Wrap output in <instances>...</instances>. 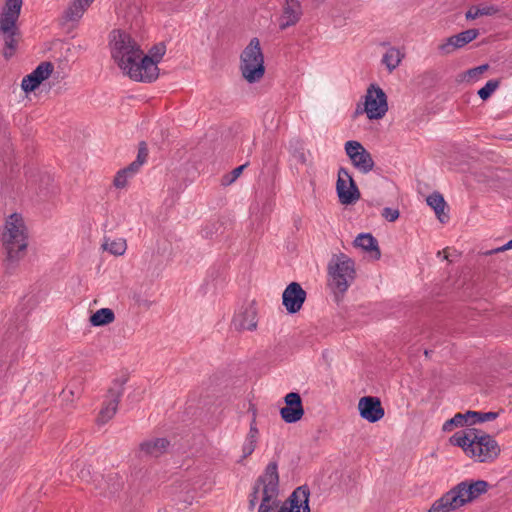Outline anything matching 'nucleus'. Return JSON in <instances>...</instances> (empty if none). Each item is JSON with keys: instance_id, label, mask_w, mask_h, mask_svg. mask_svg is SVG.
<instances>
[{"instance_id": "9d476101", "label": "nucleus", "mask_w": 512, "mask_h": 512, "mask_svg": "<svg viewBox=\"0 0 512 512\" xmlns=\"http://www.w3.org/2000/svg\"><path fill=\"white\" fill-rule=\"evenodd\" d=\"M344 149L356 170L363 174H368L374 169L375 162L371 153L359 141H347L344 145Z\"/></svg>"}, {"instance_id": "473e14b6", "label": "nucleus", "mask_w": 512, "mask_h": 512, "mask_svg": "<svg viewBox=\"0 0 512 512\" xmlns=\"http://www.w3.org/2000/svg\"><path fill=\"white\" fill-rule=\"evenodd\" d=\"M465 425H469L468 416H466V413H457L443 424L442 430L450 432L454 427H463Z\"/></svg>"}, {"instance_id": "f257e3e1", "label": "nucleus", "mask_w": 512, "mask_h": 512, "mask_svg": "<svg viewBox=\"0 0 512 512\" xmlns=\"http://www.w3.org/2000/svg\"><path fill=\"white\" fill-rule=\"evenodd\" d=\"M309 496L308 487L300 486L282 502L278 465L270 462L251 486L247 494V508L256 512H310Z\"/></svg>"}, {"instance_id": "4be33fe9", "label": "nucleus", "mask_w": 512, "mask_h": 512, "mask_svg": "<svg viewBox=\"0 0 512 512\" xmlns=\"http://www.w3.org/2000/svg\"><path fill=\"white\" fill-rule=\"evenodd\" d=\"M256 416H257V414L254 411L252 420L250 422L248 434H247V436L242 444V447H241L242 454H241L240 459L238 460V463H243V461L246 458H248L250 455L253 454V452L255 451V449L257 447V443H258V439H259V429L257 426Z\"/></svg>"}, {"instance_id": "20e7f679", "label": "nucleus", "mask_w": 512, "mask_h": 512, "mask_svg": "<svg viewBox=\"0 0 512 512\" xmlns=\"http://www.w3.org/2000/svg\"><path fill=\"white\" fill-rule=\"evenodd\" d=\"M488 488L485 480L462 481L435 500L428 512L456 511L485 494Z\"/></svg>"}, {"instance_id": "6e6552de", "label": "nucleus", "mask_w": 512, "mask_h": 512, "mask_svg": "<svg viewBox=\"0 0 512 512\" xmlns=\"http://www.w3.org/2000/svg\"><path fill=\"white\" fill-rule=\"evenodd\" d=\"M239 71L249 84L258 83L263 79L265 75L264 53L257 37L252 38L241 52Z\"/></svg>"}, {"instance_id": "2eb2a0df", "label": "nucleus", "mask_w": 512, "mask_h": 512, "mask_svg": "<svg viewBox=\"0 0 512 512\" xmlns=\"http://www.w3.org/2000/svg\"><path fill=\"white\" fill-rule=\"evenodd\" d=\"M479 36L478 29H468L444 39L437 47L441 55H450L463 48Z\"/></svg>"}, {"instance_id": "cd10ccee", "label": "nucleus", "mask_w": 512, "mask_h": 512, "mask_svg": "<svg viewBox=\"0 0 512 512\" xmlns=\"http://www.w3.org/2000/svg\"><path fill=\"white\" fill-rule=\"evenodd\" d=\"M102 248L112 255L121 256L126 252L127 243L123 238H110L106 237L102 244Z\"/></svg>"}, {"instance_id": "f03ea898", "label": "nucleus", "mask_w": 512, "mask_h": 512, "mask_svg": "<svg viewBox=\"0 0 512 512\" xmlns=\"http://www.w3.org/2000/svg\"><path fill=\"white\" fill-rule=\"evenodd\" d=\"M449 443L460 447L468 458L477 463H492L499 458L502 451L491 434L477 428L456 432L449 438Z\"/></svg>"}, {"instance_id": "7ed1b4c3", "label": "nucleus", "mask_w": 512, "mask_h": 512, "mask_svg": "<svg viewBox=\"0 0 512 512\" xmlns=\"http://www.w3.org/2000/svg\"><path fill=\"white\" fill-rule=\"evenodd\" d=\"M110 53L122 73L136 82H143L142 50L130 34L113 30L109 39Z\"/></svg>"}, {"instance_id": "5701e85b", "label": "nucleus", "mask_w": 512, "mask_h": 512, "mask_svg": "<svg viewBox=\"0 0 512 512\" xmlns=\"http://www.w3.org/2000/svg\"><path fill=\"white\" fill-rule=\"evenodd\" d=\"M116 12L125 21L132 22L140 16L141 7L135 0H121L116 7Z\"/></svg>"}, {"instance_id": "1a4fd4ad", "label": "nucleus", "mask_w": 512, "mask_h": 512, "mask_svg": "<svg viewBox=\"0 0 512 512\" xmlns=\"http://www.w3.org/2000/svg\"><path fill=\"white\" fill-rule=\"evenodd\" d=\"M388 108L384 90L376 84H371L366 90L363 105H357L355 116L365 113L369 120H380L386 115Z\"/></svg>"}, {"instance_id": "4468645a", "label": "nucleus", "mask_w": 512, "mask_h": 512, "mask_svg": "<svg viewBox=\"0 0 512 512\" xmlns=\"http://www.w3.org/2000/svg\"><path fill=\"white\" fill-rule=\"evenodd\" d=\"M284 403V407L280 409L281 419L287 424L299 422L305 414L300 394L297 392L286 394Z\"/></svg>"}, {"instance_id": "412c9836", "label": "nucleus", "mask_w": 512, "mask_h": 512, "mask_svg": "<svg viewBox=\"0 0 512 512\" xmlns=\"http://www.w3.org/2000/svg\"><path fill=\"white\" fill-rule=\"evenodd\" d=\"M302 14L301 5L297 0H286L283 13L279 19V28L285 30L286 28L295 25Z\"/></svg>"}, {"instance_id": "0eeeda50", "label": "nucleus", "mask_w": 512, "mask_h": 512, "mask_svg": "<svg viewBox=\"0 0 512 512\" xmlns=\"http://www.w3.org/2000/svg\"><path fill=\"white\" fill-rule=\"evenodd\" d=\"M328 286L335 295L343 296L356 277L355 262L346 254H334L327 267Z\"/></svg>"}, {"instance_id": "c85d7f7f", "label": "nucleus", "mask_w": 512, "mask_h": 512, "mask_svg": "<svg viewBox=\"0 0 512 512\" xmlns=\"http://www.w3.org/2000/svg\"><path fill=\"white\" fill-rule=\"evenodd\" d=\"M403 58H404V53H402L398 48L391 47L383 55L382 62L385 64L387 69L391 72V71L395 70L400 65Z\"/></svg>"}, {"instance_id": "a19ab883", "label": "nucleus", "mask_w": 512, "mask_h": 512, "mask_svg": "<svg viewBox=\"0 0 512 512\" xmlns=\"http://www.w3.org/2000/svg\"><path fill=\"white\" fill-rule=\"evenodd\" d=\"M245 167H246V164L241 165V166L235 168L233 170V172H232L233 173V179H236L237 177H239Z\"/></svg>"}, {"instance_id": "ddd939ff", "label": "nucleus", "mask_w": 512, "mask_h": 512, "mask_svg": "<svg viewBox=\"0 0 512 512\" xmlns=\"http://www.w3.org/2000/svg\"><path fill=\"white\" fill-rule=\"evenodd\" d=\"M165 54V46L158 45L154 46L149 50L148 54H144L142 52V74H143V82L151 83L158 79L159 77V68L158 63L161 61Z\"/></svg>"}, {"instance_id": "ea45409f", "label": "nucleus", "mask_w": 512, "mask_h": 512, "mask_svg": "<svg viewBox=\"0 0 512 512\" xmlns=\"http://www.w3.org/2000/svg\"><path fill=\"white\" fill-rule=\"evenodd\" d=\"M508 249H512V239L509 240L505 245H503V246H501L499 248L490 250V251L486 252L485 254L486 255H491L493 253L503 252V251L508 250Z\"/></svg>"}, {"instance_id": "f8f14e48", "label": "nucleus", "mask_w": 512, "mask_h": 512, "mask_svg": "<svg viewBox=\"0 0 512 512\" xmlns=\"http://www.w3.org/2000/svg\"><path fill=\"white\" fill-rule=\"evenodd\" d=\"M336 191L339 201L343 205L355 203L360 198V192L352 176L345 168L338 170V179L336 182Z\"/></svg>"}, {"instance_id": "a211bd4d", "label": "nucleus", "mask_w": 512, "mask_h": 512, "mask_svg": "<svg viewBox=\"0 0 512 512\" xmlns=\"http://www.w3.org/2000/svg\"><path fill=\"white\" fill-rule=\"evenodd\" d=\"M306 291L297 282H291L282 294V304L290 314L299 312L306 300Z\"/></svg>"}, {"instance_id": "2f4dec72", "label": "nucleus", "mask_w": 512, "mask_h": 512, "mask_svg": "<svg viewBox=\"0 0 512 512\" xmlns=\"http://www.w3.org/2000/svg\"><path fill=\"white\" fill-rule=\"evenodd\" d=\"M466 416L469 419V425H474L477 423H484L493 421L498 417L497 412H478V411H467Z\"/></svg>"}, {"instance_id": "9b49d317", "label": "nucleus", "mask_w": 512, "mask_h": 512, "mask_svg": "<svg viewBox=\"0 0 512 512\" xmlns=\"http://www.w3.org/2000/svg\"><path fill=\"white\" fill-rule=\"evenodd\" d=\"M124 384V379H117L109 388L106 398L100 409L99 415L97 417V423L99 425L106 424L115 416L118 410L120 399L124 392Z\"/></svg>"}, {"instance_id": "6ab92c4d", "label": "nucleus", "mask_w": 512, "mask_h": 512, "mask_svg": "<svg viewBox=\"0 0 512 512\" xmlns=\"http://www.w3.org/2000/svg\"><path fill=\"white\" fill-rule=\"evenodd\" d=\"M358 411L361 418L370 423L378 422L385 415L380 399L374 396H365L360 398L358 402Z\"/></svg>"}, {"instance_id": "aec40b11", "label": "nucleus", "mask_w": 512, "mask_h": 512, "mask_svg": "<svg viewBox=\"0 0 512 512\" xmlns=\"http://www.w3.org/2000/svg\"><path fill=\"white\" fill-rule=\"evenodd\" d=\"M169 445L166 438L147 439L139 445V457L158 458L167 451Z\"/></svg>"}, {"instance_id": "f704fd0d", "label": "nucleus", "mask_w": 512, "mask_h": 512, "mask_svg": "<svg viewBox=\"0 0 512 512\" xmlns=\"http://www.w3.org/2000/svg\"><path fill=\"white\" fill-rule=\"evenodd\" d=\"M147 157H148L147 146H146L145 142H141L139 144L137 158L130 165H133V167L139 172L141 166L147 161Z\"/></svg>"}, {"instance_id": "4c0bfd02", "label": "nucleus", "mask_w": 512, "mask_h": 512, "mask_svg": "<svg viewBox=\"0 0 512 512\" xmlns=\"http://www.w3.org/2000/svg\"><path fill=\"white\" fill-rule=\"evenodd\" d=\"M399 215H400V213H399L398 209H394V208H390V207H386L382 211V216L389 222L396 221L399 218Z\"/></svg>"}, {"instance_id": "72a5a7b5", "label": "nucleus", "mask_w": 512, "mask_h": 512, "mask_svg": "<svg viewBox=\"0 0 512 512\" xmlns=\"http://www.w3.org/2000/svg\"><path fill=\"white\" fill-rule=\"evenodd\" d=\"M499 85V80H489L481 89L478 90V96L482 100H487L497 90Z\"/></svg>"}, {"instance_id": "58836bf2", "label": "nucleus", "mask_w": 512, "mask_h": 512, "mask_svg": "<svg viewBox=\"0 0 512 512\" xmlns=\"http://www.w3.org/2000/svg\"><path fill=\"white\" fill-rule=\"evenodd\" d=\"M293 156L297 159L298 162H300L301 164H304V165H308L310 164V162L308 161V158H307V155H306V152L304 151L303 148H300V149H297L293 152Z\"/></svg>"}, {"instance_id": "39448f33", "label": "nucleus", "mask_w": 512, "mask_h": 512, "mask_svg": "<svg viewBox=\"0 0 512 512\" xmlns=\"http://www.w3.org/2000/svg\"><path fill=\"white\" fill-rule=\"evenodd\" d=\"M28 237V228L22 214L12 213L6 217L0 233V242L10 264H17L25 256Z\"/></svg>"}, {"instance_id": "c9c22d12", "label": "nucleus", "mask_w": 512, "mask_h": 512, "mask_svg": "<svg viewBox=\"0 0 512 512\" xmlns=\"http://www.w3.org/2000/svg\"><path fill=\"white\" fill-rule=\"evenodd\" d=\"M489 68V65L488 64H483V65H480V66H477V67H474V68H471L469 70H467L465 73H464V79H467L468 81L469 80H477L478 77L484 73L485 71H487Z\"/></svg>"}, {"instance_id": "393cba45", "label": "nucleus", "mask_w": 512, "mask_h": 512, "mask_svg": "<svg viewBox=\"0 0 512 512\" xmlns=\"http://www.w3.org/2000/svg\"><path fill=\"white\" fill-rule=\"evenodd\" d=\"M354 245L366 252L373 253L376 259H379L381 256L378 242L370 233L359 234L354 240Z\"/></svg>"}, {"instance_id": "c756f323", "label": "nucleus", "mask_w": 512, "mask_h": 512, "mask_svg": "<svg viewBox=\"0 0 512 512\" xmlns=\"http://www.w3.org/2000/svg\"><path fill=\"white\" fill-rule=\"evenodd\" d=\"M138 171L133 167V165H128L127 167L119 170L113 180V185L117 189H123L127 186L129 180L133 178Z\"/></svg>"}, {"instance_id": "bb28decb", "label": "nucleus", "mask_w": 512, "mask_h": 512, "mask_svg": "<svg viewBox=\"0 0 512 512\" xmlns=\"http://www.w3.org/2000/svg\"><path fill=\"white\" fill-rule=\"evenodd\" d=\"M114 320L115 314L110 308H101L93 313L89 318L90 324L94 327L108 325L114 322Z\"/></svg>"}, {"instance_id": "a878e982", "label": "nucleus", "mask_w": 512, "mask_h": 512, "mask_svg": "<svg viewBox=\"0 0 512 512\" xmlns=\"http://www.w3.org/2000/svg\"><path fill=\"white\" fill-rule=\"evenodd\" d=\"M94 0H73L65 12V17L69 21L79 20Z\"/></svg>"}, {"instance_id": "e433bc0d", "label": "nucleus", "mask_w": 512, "mask_h": 512, "mask_svg": "<svg viewBox=\"0 0 512 512\" xmlns=\"http://www.w3.org/2000/svg\"><path fill=\"white\" fill-rule=\"evenodd\" d=\"M75 468L77 470H79L77 473V476L80 479H82L84 481H88L91 478V468L89 465H86L83 462L77 461L75 463Z\"/></svg>"}, {"instance_id": "7c9ffc66", "label": "nucleus", "mask_w": 512, "mask_h": 512, "mask_svg": "<svg viewBox=\"0 0 512 512\" xmlns=\"http://www.w3.org/2000/svg\"><path fill=\"white\" fill-rule=\"evenodd\" d=\"M498 13V9L493 5L472 6L465 14L467 20H474L481 16H492Z\"/></svg>"}, {"instance_id": "b1692460", "label": "nucleus", "mask_w": 512, "mask_h": 512, "mask_svg": "<svg viewBox=\"0 0 512 512\" xmlns=\"http://www.w3.org/2000/svg\"><path fill=\"white\" fill-rule=\"evenodd\" d=\"M427 204L434 210L437 219L441 223H446L449 219V215L446 212L447 204L443 198V196L438 193H432L426 199Z\"/></svg>"}, {"instance_id": "dca6fc26", "label": "nucleus", "mask_w": 512, "mask_h": 512, "mask_svg": "<svg viewBox=\"0 0 512 512\" xmlns=\"http://www.w3.org/2000/svg\"><path fill=\"white\" fill-rule=\"evenodd\" d=\"M257 308L254 301L243 304L233 317L232 324L237 331H254L257 328Z\"/></svg>"}, {"instance_id": "f3484780", "label": "nucleus", "mask_w": 512, "mask_h": 512, "mask_svg": "<svg viewBox=\"0 0 512 512\" xmlns=\"http://www.w3.org/2000/svg\"><path fill=\"white\" fill-rule=\"evenodd\" d=\"M54 71L53 63L41 62L30 74L26 75L21 82V88L25 93L35 91Z\"/></svg>"}, {"instance_id": "423d86ee", "label": "nucleus", "mask_w": 512, "mask_h": 512, "mask_svg": "<svg viewBox=\"0 0 512 512\" xmlns=\"http://www.w3.org/2000/svg\"><path fill=\"white\" fill-rule=\"evenodd\" d=\"M22 6L23 0H5L0 12V40L4 44L2 55L7 60L14 56L20 41L18 20Z\"/></svg>"}]
</instances>
